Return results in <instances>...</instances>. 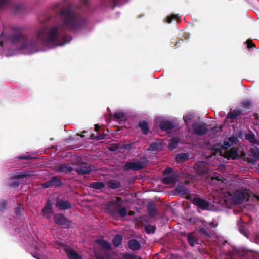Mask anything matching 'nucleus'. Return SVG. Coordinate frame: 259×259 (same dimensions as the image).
Returning <instances> with one entry per match:
<instances>
[{
  "instance_id": "nucleus-47",
  "label": "nucleus",
  "mask_w": 259,
  "mask_h": 259,
  "mask_svg": "<svg viewBox=\"0 0 259 259\" xmlns=\"http://www.w3.org/2000/svg\"><path fill=\"white\" fill-rule=\"evenodd\" d=\"M20 159H29L30 157L29 156H21L19 157Z\"/></svg>"
},
{
  "instance_id": "nucleus-20",
  "label": "nucleus",
  "mask_w": 259,
  "mask_h": 259,
  "mask_svg": "<svg viewBox=\"0 0 259 259\" xmlns=\"http://www.w3.org/2000/svg\"><path fill=\"white\" fill-rule=\"evenodd\" d=\"M241 114V111L239 110L235 109L229 112V113L227 114V118L231 119H236L239 115H240Z\"/></svg>"
},
{
  "instance_id": "nucleus-50",
  "label": "nucleus",
  "mask_w": 259,
  "mask_h": 259,
  "mask_svg": "<svg viewBox=\"0 0 259 259\" xmlns=\"http://www.w3.org/2000/svg\"><path fill=\"white\" fill-rule=\"evenodd\" d=\"M90 139H96V140H98L97 135H95V134H92L91 135V136H90Z\"/></svg>"
},
{
  "instance_id": "nucleus-12",
  "label": "nucleus",
  "mask_w": 259,
  "mask_h": 259,
  "mask_svg": "<svg viewBox=\"0 0 259 259\" xmlns=\"http://www.w3.org/2000/svg\"><path fill=\"white\" fill-rule=\"evenodd\" d=\"M56 206L61 210L68 209L71 207V205L68 201L61 199L57 200Z\"/></svg>"
},
{
  "instance_id": "nucleus-40",
  "label": "nucleus",
  "mask_w": 259,
  "mask_h": 259,
  "mask_svg": "<svg viewBox=\"0 0 259 259\" xmlns=\"http://www.w3.org/2000/svg\"><path fill=\"white\" fill-rule=\"evenodd\" d=\"M123 257L124 259H136L135 255L130 254H126Z\"/></svg>"
},
{
  "instance_id": "nucleus-39",
  "label": "nucleus",
  "mask_w": 259,
  "mask_h": 259,
  "mask_svg": "<svg viewBox=\"0 0 259 259\" xmlns=\"http://www.w3.org/2000/svg\"><path fill=\"white\" fill-rule=\"evenodd\" d=\"M6 203L4 200L0 201V211L4 210L6 208Z\"/></svg>"
},
{
  "instance_id": "nucleus-6",
  "label": "nucleus",
  "mask_w": 259,
  "mask_h": 259,
  "mask_svg": "<svg viewBox=\"0 0 259 259\" xmlns=\"http://www.w3.org/2000/svg\"><path fill=\"white\" fill-rule=\"evenodd\" d=\"M155 120L156 123L159 125L162 131L170 132L174 127V124L163 117H157Z\"/></svg>"
},
{
  "instance_id": "nucleus-34",
  "label": "nucleus",
  "mask_w": 259,
  "mask_h": 259,
  "mask_svg": "<svg viewBox=\"0 0 259 259\" xmlns=\"http://www.w3.org/2000/svg\"><path fill=\"white\" fill-rule=\"evenodd\" d=\"M55 180H56V179L53 178L51 180H50V181H48L43 183L42 184V187L44 188H48V187H50L51 186L53 185V184L55 182Z\"/></svg>"
},
{
  "instance_id": "nucleus-14",
  "label": "nucleus",
  "mask_w": 259,
  "mask_h": 259,
  "mask_svg": "<svg viewBox=\"0 0 259 259\" xmlns=\"http://www.w3.org/2000/svg\"><path fill=\"white\" fill-rule=\"evenodd\" d=\"M51 207V202L50 201H48L47 204L42 210L43 214L44 216L46 217L47 218H50L51 216L53 213Z\"/></svg>"
},
{
  "instance_id": "nucleus-1",
  "label": "nucleus",
  "mask_w": 259,
  "mask_h": 259,
  "mask_svg": "<svg viewBox=\"0 0 259 259\" xmlns=\"http://www.w3.org/2000/svg\"><path fill=\"white\" fill-rule=\"evenodd\" d=\"M59 16L60 23L41 29L35 39L15 29L10 33L2 32L0 35V57L18 54H32L44 50L42 46L54 48L70 42L72 38L65 35V31L80 29L84 25V21L75 15L70 7L62 9Z\"/></svg>"
},
{
  "instance_id": "nucleus-18",
  "label": "nucleus",
  "mask_w": 259,
  "mask_h": 259,
  "mask_svg": "<svg viewBox=\"0 0 259 259\" xmlns=\"http://www.w3.org/2000/svg\"><path fill=\"white\" fill-rule=\"evenodd\" d=\"M92 170L90 166H88L86 165H81L77 168V172L79 174H85L89 173Z\"/></svg>"
},
{
  "instance_id": "nucleus-33",
  "label": "nucleus",
  "mask_w": 259,
  "mask_h": 259,
  "mask_svg": "<svg viewBox=\"0 0 259 259\" xmlns=\"http://www.w3.org/2000/svg\"><path fill=\"white\" fill-rule=\"evenodd\" d=\"M156 229V227L154 226L148 225L145 227V232L147 233H154Z\"/></svg>"
},
{
  "instance_id": "nucleus-11",
  "label": "nucleus",
  "mask_w": 259,
  "mask_h": 259,
  "mask_svg": "<svg viewBox=\"0 0 259 259\" xmlns=\"http://www.w3.org/2000/svg\"><path fill=\"white\" fill-rule=\"evenodd\" d=\"M65 250L69 259H83L80 255L69 247H65Z\"/></svg>"
},
{
  "instance_id": "nucleus-21",
  "label": "nucleus",
  "mask_w": 259,
  "mask_h": 259,
  "mask_svg": "<svg viewBox=\"0 0 259 259\" xmlns=\"http://www.w3.org/2000/svg\"><path fill=\"white\" fill-rule=\"evenodd\" d=\"M128 246L130 248L133 250H137L140 248V243L135 239H132L129 241Z\"/></svg>"
},
{
  "instance_id": "nucleus-27",
  "label": "nucleus",
  "mask_w": 259,
  "mask_h": 259,
  "mask_svg": "<svg viewBox=\"0 0 259 259\" xmlns=\"http://www.w3.org/2000/svg\"><path fill=\"white\" fill-rule=\"evenodd\" d=\"M194 114L191 113H186L183 116V120L188 125L189 123L194 118Z\"/></svg>"
},
{
  "instance_id": "nucleus-13",
  "label": "nucleus",
  "mask_w": 259,
  "mask_h": 259,
  "mask_svg": "<svg viewBox=\"0 0 259 259\" xmlns=\"http://www.w3.org/2000/svg\"><path fill=\"white\" fill-rule=\"evenodd\" d=\"M193 203L195 205L204 209H206L208 206V203L207 201L199 198H195Z\"/></svg>"
},
{
  "instance_id": "nucleus-15",
  "label": "nucleus",
  "mask_w": 259,
  "mask_h": 259,
  "mask_svg": "<svg viewBox=\"0 0 259 259\" xmlns=\"http://www.w3.org/2000/svg\"><path fill=\"white\" fill-rule=\"evenodd\" d=\"M163 148L162 144L161 142H154L150 144L149 150L152 151H158Z\"/></svg>"
},
{
  "instance_id": "nucleus-53",
  "label": "nucleus",
  "mask_w": 259,
  "mask_h": 259,
  "mask_svg": "<svg viewBox=\"0 0 259 259\" xmlns=\"http://www.w3.org/2000/svg\"><path fill=\"white\" fill-rule=\"evenodd\" d=\"M256 198L257 200H258L259 201V197H256Z\"/></svg>"
},
{
  "instance_id": "nucleus-45",
  "label": "nucleus",
  "mask_w": 259,
  "mask_h": 259,
  "mask_svg": "<svg viewBox=\"0 0 259 259\" xmlns=\"http://www.w3.org/2000/svg\"><path fill=\"white\" fill-rule=\"evenodd\" d=\"M213 178L217 179L219 181H222V177L220 175L215 174L213 176Z\"/></svg>"
},
{
  "instance_id": "nucleus-2",
  "label": "nucleus",
  "mask_w": 259,
  "mask_h": 259,
  "mask_svg": "<svg viewBox=\"0 0 259 259\" xmlns=\"http://www.w3.org/2000/svg\"><path fill=\"white\" fill-rule=\"evenodd\" d=\"M221 194V201L220 204L223 203L226 205V207H229L231 204H238L242 203L244 200H249L251 196L249 191L246 189H240L235 190L233 193L223 191Z\"/></svg>"
},
{
  "instance_id": "nucleus-32",
  "label": "nucleus",
  "mask_w": 259,
  "mask_h": 259,
  "mask_svg": "<svg viewBox=\"0 0 259 259\" xmlns=\"http://www.w3.org/2000/svg\"><path fill=\"white\" fill-rule=\"evenodd\" d=\"M108 186L112 189L118 188L119 186V183L114 181L111 180L107 183Z\"/></svg>"
},
{
  "instance_id": "nucleus-51",
  "label": "nucleus",
  "mask_w": 259,
  "mask_h": 259,
  "mask_svg": "<svg viewBox=\"0 0 259 259\" xmlns=\"http://www.w3.org/2000/svg\"><path fill=\"white\" fill-rule=\"evenodd\" d=\"M225 114V113L224 112H221L219 113V115L220 117H224Z\"/></svg>"
},
{
  "instance_id": "nucleus-8",
  "label": "nucleus",
  "mask_w": 259,
  "mask_h": 259,
  "mask_svg": "<svg viewBox=\"0 0 259 259\" xmlns=\"http://www.w3.org/2000/svg\"><path fill=\"white\" fill-rule=\"evenodd\" d=\"M145 165L143 162L140 161L136 162H127L124 167L125 170H138L144 167Z\"/></svg>"
},
{
  "instance_id": "nucleus-52",
  "label": "nucleus",
  "mask_w": 259,
  "mask_h": 259,
  "mask_svg": "<svg viewBox=\"0 0 259 259\" xmlns=\"http://www.w3.org/2000/svg\"><path fill=\"white\" fill-rule=\"evenodd\" d=\"M99 127H100V126L98 125H97V124L95 125V131H98L99 128Z\"/></svg>"
},
{
  "instance_id": "nucleus-26",
  "label": "nucleus",
  "mask_w": 259,
  "mask_h": 259,
  "mask_svg": "<svg viewBox=\"0 0 259 259\" xmlns=\"http://www.w3.org/2000/svg\"><path fill=\"white\" fill-rule=\"evenodd\" d=\"M139 126L141 129L144 134H146L149 131L148 123L145 121H141L139 122Z\"/></svg>"
},
{
  "instance_id": "nucleus-16",
  "label": "nucleus",
  "mask_w": 259,
  "mask_h": 259,
  "mask_svg": "<svg viewBox=\"0 0 259 259\" xmlns=\"http://www.w3.org/2000/svg\"><path fill=\"white\" fill-rule=\"evenodd\" d=\"M56 170L59 172H67L71 171L72 168L69 165L64 164L57 166Z\"/></svg>"
},
{
  "instance_id": "nucleus-19",
  "label": "nucleus",
  "mask_w": 259,
  "mask_h": 259,
  "mask_svg": "<svg viewBox=\"0 0 259 259\" xmlns=\"http://www.w3.org/2000/svg\"><path fill=\"white\" fill-rule=\"evenodd\" d=\"M233 254L235 256H237L238 258H240L247 255V251L243 249L235 248L233 249Z\"/></svg>"
},
{
  "instance_id": "nucleus-35",
  "label": "nucleus",
  "mask_w": 259,
  "mask_h": 259,
  "mask_svg": "<svg viewBox=\"0 0 259 259\" xmlns=\"http://www.w3.org/2000/svg\"><path fill=\"white\" fill-rule=\"evenodd\" d=\"M188 240L189 244L191 246H194L196 242V239L195 238H194L192 235H189L188 237Z\"/></svg>"
},
{
  "instance_id": "nucleus-28",
  "label": "nucleus",
  "mask_w": 259,
  "mask_h": 259,
  "mask_svg": "<svg viewBox=\"0 0 259 259\" xmlns=\"http://www.w3.org/2000/svg\"><path fill=\"white\" fill-rule=\"evenodd\" d=\"M122 237L120 235H117L113 238L112 242L115 246H118L122 242Z\"/></svg>"
},
{
  "instance_id": "nucleus-36",
  "label": "nucleus",
  "mask_w": 259,
  "mask_h": 259,
  "mask_svg": "<svg viewBox=\"0 0 259 259\" xmlns=\"http://www.w3.org/2000/svg\"><path fill=\"white\" fill-rule=\"evenodd\" d=\"M240 232L243 234L244 236L248 237V233L247 231L245 229L244 227L242 225H239L238 227Z\"/></svg>"
},
{
  "instance_id": "nucleus-4",
  "label": "nucleus",
  "mask_w": 259,
  "mask_h": 259,
  "mask_svg": "<svg viewBox=\"0 0 259 259\" xmlns=\"http://www.w3.org/2000/svg\"><path fill=\"white\" fill-rule=\"evenodd\" d=\"M100 247V249L94 250V254L97 259H112L110 257L109 252L111 249V244L105 240L99 238L96 240Z\"/></svg>"
},
{
  "instance_id": "nucleus-29",
  "label": "nucleus",
  "mask_w": 259,
  "mask_h": 259,
  "mask_svg": "<svg viewBox=\"0 0 259 259\" xmlns=\"http://www.w3.org/2000/svg\"><path fill=\"white\" fill-rule=\"evenodd\" d=\"M105 184L102 182H93L91 184V187L96 189H100L104 188Z\"/></svg>"
},
{
  "instance_id": "nucleus-23",
  "label": "nucleus",
  "mask_w": 259,
  "mask_h": 259,
  "mask_svg": "<svg viewBox=\"0 0 259 259\" xmlns=\"http://www.w3.org/2000/svg\"><path fill=\"white\" fill-rule=\"evenodd\" d=\"M189 158L187 153H180L176 156V160L178 162H181L187 160Z\"/></svg>"
},
{
  "instance_id": "nucleus-44",
  "label": "nucleus",
  "mask_w": 259,
  "mask_h": 259,
  "mask_svg": "<svg viewBox=\"0 0 259 259\" xmlns=\"http://www.w3.org/2000/svg\"><path fill=\"white\" fill-rule=\"evenodd\" d=\"M21 207L20 205L18 206V207L17 208L16 211H15V213L17 215H19L20 214V212H21Z\"/></svg>"
},
{
  "instance_id": "nucleus-48",
  "label": "nucleus",
  "mask_w": 259,
  "mask_h": 259,
  "mask_svg": "<svg viewBox=\"0 0 259 259\" xmlns=\"http://www.w3.org/2000/svg\"><path fill=\"white\" fill-rule=\"evenodd\" d=\"M171 169L170 168L167 167L164 170L165 174H170L171 172Z\"/></svg>"
},
{
  "instance_id": "nucleus-30",
  "label": "nucleus",
  "mask_w": 259,
  "mask_h": 259,
  "mask_svg": "<svg viewBox=\"0 0 259 259\" xmlns=\"http://www.w3.org/2000/svg\"><path fill=\"white\" fill-rule=\"evenodd\" d=\"M176 191L180 194H186L188 192L187 189L183 186H177L175 189Z\"/></svg>"
},
{
  "instance_id": "nucleus-31",
  "label": "nucleus",
  "mask_w": 259,
  "mask_h": 259,
  "mask_svg": "<svg viewBox=\"0 0 259 259\" xmlns=\"http://www.w3.org/2000/svg\"><path fill=\"white\" fill-rule=\"evenodd\" d=\"M114 118L116 119H123L125 118V114L122 111H117L114 114Z\"/></svg>"
},
{
  "instance_id": "nucleus-54",
  "label": "nucleus",
  "mask_w": 259,
  "mask_h": 259,
  "mask_svg": "<svg viewBox=\"0 0 259 259\" xmlns=\"http://www.w3.org/2000/svg\"><path fill=\"white\" fill-rule=\"evenodd\" d=\"M240 221L243 223L242 220H240Z\"/></svg>"
},
{
  "instance_id": "nucleus-42",
  "label": "nucleus",
  "mask_w": 259,
  "mask_h": 259,
  "mask_svg": "<svg viewBox=\"0 0 259 259\" xmlns=\"http://www.w3.org/2000/svg\"><path fill=\"white\" fill-rule=\"evenodd\" d=\"M246 44H247V47L248 48H251L254 46V44H253L252 41L250 40H248L246 41Z\"/></svg>"
},
{
  "instance_id": "nucleus-41",
  "label": "nucleus",
  "mask_w": 259,
  "mask_h": 259,
  "mask_svg": "<svg viewBox=\"0 0 259 259\" xmlns=\"http://www.w3.org/2000/svg\"><path fill=\"white\" fill-rule=\"evenodd\" d=\"M39 254V252H37V253L35 254V255L32 254V255L36 258L37 259H48L47 257L45 256H37V255Z\"/></svg>"
},
{
  "instance_id": "nucleus-37",
  "label": "nucleus",
  "mask_w": 259,
  "mask_h": 259,
  "mask_svg": "<svg viewBox=\"0 0 259 259\" xmlns=\"http://www.w3.org/2000/svg\"><path fill=\"white\" fill-rule=\"evenodd\" d=\"M179 19V17L178 16L175 15H171L167 17V22L168 23H170L172 20H175L176 21H178Z\"/></svg>"
},
{
  "instance_id": "nucleus-24",
  "label": "nucleus",
  "mask_w": 259,
  "mask_h": 259,
  "mask_svg": "<svg viewBox=\"0 0 259 259\" xmlns=\"http://www.w3.org/2000/svg\"><path fill=\"white\" fill-rule=\"evenodd\" d=\"M179 142V139L178 138H172L168 144V149L170 150H173L177 147Z\"/></svg>"
},
{
  "instance_id": "nucleus-3",
  "label": "nucleus",
  "mask_w": 259,
  "mask_h": 259,
  "mask_svg": "<svg viewBox=\"0 0 259 259\" xmlns=\"http://www.w3.org/2000/svg\"><path fill=\"white\" fill-rule=\"evenodd\" d=\"M236 139L234 136L230 137L224 141L223 144L218 146V147H215V149L220 155L228 159H236L239 157V153L236 149L231 148L228 150H226L230 147L236 142Z\"/></svg>"
},
{
  "instance_id": "nucleus-38",
  "label": "nucleus",
  "mask_w": 259,
  "mask_h": 259,
  "mask_svg": "<svg viewBox=\"0 0 259 259\" xmlns=\"http://www.w3.org/2000/svg\"><path fill=\"white\" fill-rule=\"evenodd\" d=\"M148 212L149 213V214L152 216V217H153L154 216L155 214V209L154 208V207L152 205H149L148 207Z\"/></svg>"
},
{
  "instance_id": "nucleus-5",
  "label": "nucleus",
  "mask_w": 259,
  "mask_h": 259,
  "mask_svg": "<svg viewBox=\"0 0 259 259\" xmlns=\"http://www.w3.org/2000/svg\"><path fill=\"white\" fill-rule=\"evenodd\" d=\"M188 130L189 133H193L198 135H203L208 131V125L204 122H197L193 124L192 126L188 125Z\"/></svg>"
},
{
  "instance_id": "nucleus-22",
  "label": "nucleus",
  "mask_w": 259,
  "mask_h": 259,
  "mask_svg": "<svg viewBox=\"0 0 259 259\" xmlns=\"http://www.w3.org/2000/svg\"><path fill=\"white\" fill-rule=\"evenodd\" d=\"M115 212H118L121 217H125L127 214V210L125 207H119L114 206V212L111 213L113 215Z\"/></svg>"
},
{
  "instance_id": "nucleus-43",
  "label": "nucleus",
  "mask_w": 259,
  "mask_h": 259,
  "mask_svg": "<svg viewBox=\"0 0 259 259\" xmlns=\"http://www.w3.org/2000/svg\"><path fill=\"white\" fill-rule=\"evenodd\" d=\"M106 135L103 134H99L97 135L98 140H102L105 138Z\"/></svg>"
},
{
  "instance_id": "nucleus-10",
  "label": "nucleus",
  "mask_w": 259,
  "mask_h": 259,
  "mask_svg": "<svg viewBox=\"0 0 259 259\" xmlns=\"http://www.w3.org/2000/svg\"><path fill=\"white\" fill-rule=\"evenodd\" d=\"M178 177L179 175L178 174H172L164 177L162 180V182L167 185L173 184L177 182Z\"/></svg>"
},
{
  "instance_id": "nucleus-9",
  "label": "nucleus",
  "mask_w": 259,
  "mask_h": 259,
  "mask_svg": "<svg viewBox=\"0 0 259 259\" xmlns=\"http://www.w3.org/2000/svg\"><path fill=\"white\" fill-rule=\"evenodd\" d=\"M194 168L197 172L199 174H206L209 170L207 163L203 161H199L197 162Z\"/></svg>"
},
{
  "instance_id": "nucleus-7",
  "label": "nucleus",
  "mask_w": 259,
  "mask_h": 259,
  "mask_svg": "<svg viewBox=\"0 0 259 259\" xmlns=\"http://www.w3.org/2000/svg\"><path fill=\"white\" fill-rule=\"evenodd\" d=\"M28 176V174L25 172L17 173L11 178L9 185L12 187H17L20 183V179Z\"/></svg>"
},
{
  "instance_id": "nucleus-49",
  "label": "nucleus",
  "mask_w": 259,
  "mask_h": 259,
  "mask_svg": "<svg viewBox=\"0 0 259 259\" xmlns=\"http://www.w3.org/2000/svg\"><path fill=\"white\" fill-rule=\"evenodd\" d=\"M209 225L212 228H215L217 226V224L214 222H210L209 223Z\"/></svg>"
},
{
  "instance_id": "nucleus-46",
  "label": "nucleus",
  "mask_w": 259,
  "mask_h": 259,
  "mask_svg": "<svg viewBox=\"0 0 259 259\" xmlns=\"http://www.w3.org/2000/svg\"><path fill=\"white\" fill-rule=\"evenodd\" d=\"M132 147V144H123L122 145V148H124V149H130Z\"/></svg>"
},
{
  "instance_id": "nucleus-17",
  "label": "nucleus",
  "mask_w": 259,
  "mask_h": 259,
  "mask_svg": "<svg viewBox=\"0 0 259 259\" xmlns=\"http://www.w3.org/2000/svg\"><path fill=\"white\" fill-rule=\"evenodd\" d=\"M55 222L59 225H65L67 222L66 219L61 214H57L55 216Z\"/></svg>"
},
{
  "instance_id": "nucleus-25",
  "label": "nucleus",
  "mask_w": 259,
  "mask_h": 259,
  "mask_svg": "<svg viewBox=\"0 0 259 259\" xmlns=\"http://www.w3.org/2000/svg\"><path fill=\"white\" fill-rule=\"evenodd\" d=\"M245 138L246 140L249 141L252 144H258L257 140H256L255 135L252 133H249L246 134Z\"/></svg>"
}]
</instances>
